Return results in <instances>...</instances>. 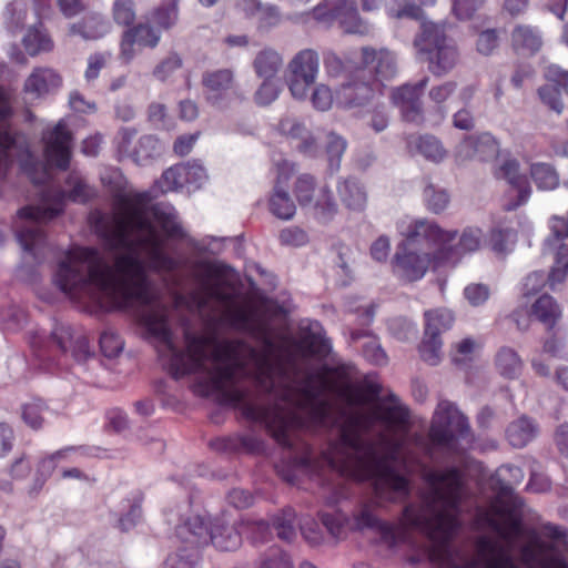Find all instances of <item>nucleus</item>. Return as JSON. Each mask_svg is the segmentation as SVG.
<instances>
[{
    "instance_id": "48",
    "label": "nucleus",
    "mask_w": 568,
    "mask_h": 568,
    "mask_svg": "<svg viewBox=\"0 0 568 568\" xmlns=\"http://www.w3.org/2000/svg\"><path fill=\"white\" fill-rule=\"evenodd\" d=\"M111 17L118 26L130 27L136 18L134 1L114 0L111 7Z\"/></svg>"
},
{
    "instance_id": "47",
    "label": "nucleus",
    "mask_w": 568,
    "mask_h": 568,
    "mask_svg": "<svg viewBox=\"0 0 568 568\" xmlns=\"http://www.w3.org/2000/svg\"><path fill=\"white\" fill-rule=\"evenodd\" d=\"M21 166L31 182L36 185L45 184L51 178L48 165L39 162L29 152L26 153Z\"/></svg>"
},
{
    "instance_id": "3",
    "label": "nucleus",
    "mask_w": 568,
    "mask_h": 568,
    "mask_svg": "<svg viewBox=\"0 0 568 568\" xmlns=\"http://www.w3.org/2000/svg\"><path fill=\"white\" fill-rule=\"evenodd\" d=\"M357 524L361 527L376 530L382 541L389 548L405 542L408 530H419L434 541L428 551L429 560L433 564L449 567L453 562L448 551V540L459 527L458 518L453 513L438 510L434 516H427L423 507L410 503L403 508L398 524L383 520L367 508L357 516Z\"/></svg>"
},
{
    "instance_id": "35",
    "label": "nucleus",
    "mask_w": 568,
    "mask_h": 568,
    "mask_svg": "<svg viewBox=\"0 0 568 568\" xmlns=\"http://www.w3.org/2000/svg\"><path fill=\"white\" fill-rule=\"evenodd\" d=\"M347 149V141L338 134L328 133L322 151V160L327 163L331 173L337 172L341 168L342 158Z\"/></svg>"
},
{
    "instance_id": "43",
    "label": "nucleus",
    "mask_w": 568,
    "mask_h": 568,
    "mask_svg": "<svg viewBox=\"0 0 568 568\" xmlns=\"http://www.w3.org/2000/svg\"><path fill=\"white\" fill-rule=\"evenodd\" d=\"M478 551L480 555L496 554V556L487 561L486 568H518L513 558L503 550H497L496 545L488 538L483 537L479 539Z\"/></svg>"
},
{
    "instance_id": "17",
    "label": "nucleus",
    "mask_w": 568,
    "mask_h": 568,
    "mask_svg": "<svg viewBox=\"0 0 568 568\" xmlns=\"http://www.w3.org/2000/svg\"><path fill=\"white\" fill-rule=\"evenodd\" d=\"M322 22H337L347 33L365 34L368 31L353 0H324Z\"/></svg>"
},
{
    "instance_id": "12",
    "label": "nucleus",
    "mask_w": 568,
    "mask_h": 568,
    "mask_svg": "<svg viewBox=\"0 0 568 568\" xmlns=\"http://www.w3.org/2000/svg\"><path fill=\"white\" fill-rule=\"evenodd\" d=\"M469 433L468 419L457 407L448 402L438 403L428 430V438L434 446L453 449L459 438Z\"/></svg>"
},
{
    "instance_id": "41",
    "label": "nucleus",
    "mask_w": 568,
    "mask_h": 568,
    "mask_svg": "<svg viewBox=\"0 0 568 568\" xmlns=\"http://www.w3.org/2000/svg\"><path fill=\"white\" fill-rule=\"evenodd\" d=\"M423 6L414 0H394L386 8L387 14L394 19L409 18L422 21L425 18Z\"/></svg>"
},
{
    "instance_id": "59",
    "label": "nucleus",
    "mask_w": 568,
    "mask_h": 568,
    "mask_svg": "<svg viewBox=\"0 0 568 568\" xmlns=\"http://www.w3.org/2000/svg\"><path fill=\"white\" fill-rule=\"evenodd\" d=\"M316 181L314 176L303 174L296 182V196L301 205H307L313 199Z\"/></svg>"
},
{
    "instance_id": "45",
    "label": "nucleus",
    "mask_w": 568,
    "mask_h": 568,
    "mask_svg": "<svg viewBox=\"0 0 568 568\" xmlns=\"http://www.w3.org/2000/svg\"><path fill=\"white\" fill-rule=\"evenodd\" d=\"M496 514L505 516V521L503 525L498 524L496 520H489V525L493 529H495L501 537L510 538L516 537L521 534V519L515 515L510 510H506L503 508L496 509Z\"/></svg>"
},
{
    "instance_id": "22",
    "label": "nucleus",
    "mask_w": 568,
    "mask_h": 568,
    "mask_svg": "<svg viewBox=\"0 0 568 568\" xmlns=\"http://www.w3.org/2000/svg\"><path fill=\"white\" fill-rule=\"evenodd\" d=\"M499 153V143L490 133L466 136L457 146V159L487 161Z\"/></svg>"
},
{
    "instance_id": "1",
    "label": "nucleus",
    "mask_w": 568,
    "mask_h": 568,
    "mask_svg": "<svg viewBox=\"0 0 568 568\" xmlns=\"http://www.w3.org/2000/svg\"><path fill=\"white\" fill-rule=\"evenodd\" d=\"M149 192L120 195L122 210L97 222L95 231L111 252L75 247L59 262V288L73 298L89 296L118 308H133L155 343L160 359L179 378L196 374V392L216 395L237 407L248 420L263 424L283 447L291 448L294 430L320 417V386L308 376H292L300 359L320 349L316 335L296 339L285 334L278 343L265 333V349L257 352L240 341L184 335L185 351L169 324V310L148 270L169 273L179 263L164 251V240L185 233L168 203L150 205Z\"/></svg>"
},
{
    "instance_id": "61",
    "label": "nucleus",
    "mask_w": 568,
    "mask_h": 568,
    "mask_svg": "<svg viewBox=\"0 0 568 568\" xmlns=\"http://www.w3.org/2000/svg\"><path fill=\"white\" fill-rule=\"evenodd\" d=\"M111 54L108 52H97L88 58V67L84 72V78L88 82L94 81L100 71L106 65Z\"/></svg>"
},
{
    "instance_id": "33",
    "label": "nucleus",
    "mask_w": 568,
    "mask_h": 568,
    "mask_svg": "<svg viewBox=\"0 0 568 568\" xmlns=\"http://www.w3.org/2000/svg\"><path fill=\"white\" fill-rule=\"evenodd\" d=\"M536 434L537 425L527 416H521L511 422L506 429V436L509 444L516 448L525 447L536 436Z\"/></svg>"
},
{
    "instance_id": "64",
    "label": "nucleus",
    "mask_w": 568,
    "mask_h": 568,
    "mask_svg": "<svg viewBox=\"0 0 568 568\" xmlns=\"http://www.w3.org/2000/svg\"><path fill=\"white\" fill-rule=\"evenodd\" d=\"M1 320L8 329H18L27 322V313L19 306L12 305L1 313Z\"/></svg>"
},
{
    "instance_id": "40",
    "label": "nucleus",
    "mask_w": 568,
    "mask_h": 568,
    "mask_svg": "<svg viewBox=\"0 0 568 568\" xmlns=\"http://www.w3.org/2000/svg\"><path fill=\"white\" fill-rule=\"evenodd\" d=\"M517 241V231L510 227H494L490 230L487 245L498 255H504L509 251V246Z\"/></svg>"
},
{
    "instance_id": "26",
    "label": "nucleus",
    "mask_w": 568,
    "mask_h": 568,
    "mask_svg": "<svg viewBox=\"0 0 568 568\" xmlns=\"http://www.w3.org/2000/svg\"><path fill=\"white\" fill-rule=\"evenodd\" d=\"M495 178L506 180L518 191V202L515 205L508 206L507 210H513L528 200L530 195L528 179L526 175L519 173V162L516 159L505 160L495 171Z\"/></svg>"
},
{
    "instance_id": "24",
    "label": "nucleus",
    "mask_w": 568,
    "mask_h": 568,
    "mask_svg": "<svg viewBox=\"0 0 568 568\" xmlns=\"http://www.w3.org/2000/svg\"><path fill=\"white\" fill-rule=\"evenodd\" d=\"M386 400L393 405L377 403L372 408L374 420L385 424L390 429L406 430L409 426V409L407 406L399 404V399L395 394H389Z\"/></svg>"
},
{
    "instance_id": "25",
    "label": "nucleus",
    "mask_w": 568,
    "mask_h": 568,
    "mask_svg": "<svg viewBox=\"0 0 568 568\" xmlns=\"http://www.w3.org/2000/svg\"><path fill=\"white\" fill-rule=\"evenodd\" d=\"M278 126L280 131L295 143V148L301 153L308 156L316 155V136H314L303 123L292 119H285L280 122Z\"/></svg>"
},
{
    "instance_id": "15",
    "label": "nucleus",
    "mask_w": 568,
    "mask_h": 568,
    "mask_svg": "<svg viewBox=\"0 0 568 568\" xmlns=\"http://www.w3.org/2000/svg\"><path fill=\"white\" fill-rule=\"evenodd\" d=\"M449 243L437 244L435 261L437 265L455 266L464 255L471 254L481 248L485 243L484 232L477 226H467L462 231L456 245Z\"/></svg>"
},
{
    "instance_id": "58",
    "label": "nucleus",
    "mask_w": 568,
    "mask_h": 568,
    "mask_svg": "<svg viewBox=\"0 0 568 568\" xmlns=\"http://www.w3.org/2000/svg\"><path fill=\"white\" fill-rule=\"evenodd\" d=\"M235 528L241 532V536L243 534L250 535L254 542L265 541L270 530L268 525L263 520L242 521L240 526H235Z\"/></svg>"
},
{
    "instance_id": "36",
    "label": "nucleus",
    "mask_w": 568,
    "mask_h": 568,
    "mask_svg": "<svg viewBox=\"0 0 568 568\" xmlns=\"http://www.w3.org/2000/svg\"><path fill=\"white\" fill-rule=\"evenodd\" d=\"M162 152V144L154 135H143L133 145L130 159L138 165H146Z\"/></svg>"
},
{
    "instance_id": "11",
    "label": "nucleus",
    "mask_w": 568,
    "mask_h": 568,
    "mask_svg": "<svg viewBox=\"0 0 568 568\" xmlns=\"http://www.w3.org/2000/svg\"><path fill=\"white\" fill-rule=\"evenodd\" d=\"M288 89L296 100L311 99L314 108H317L318 85V54L316 50L304 49L297 52L288 62Z\"/></svg>"
},
{
    "instance_id": "54",
    "label": "nucleus",
    "mask_w": 568,
    "mask_h": 568,
    "mask_svg": "<svg viewBox=\"0 0 568 568\" xmlns=\"http://www.w3.org/2000/svg\"><path fill=\"white\" fill-rule=\"evenodd\" d=\"M261 28H273L282 22V11L278 6L273 3H262L257 16L255 17Z\"/></svg>"
},
{
    "instance_id": "42",
    "label": "nucleus",
    "mask_w": 568,
    "mask_h": 568,
    "mask_svg": "<svg viewBox=\"0 0 568 568\" xmlns=\"http://www.w3.org/2000/svg\"><path fill=\"white\" fill-rule=\"evenodd\" d=\"M530 175L540 190H554L559 184L558 173L555 168L548 163L531 164Z\"/></svg>"
},
{
    "instance_id": "38",
    "label": "nucleus",
    "mask_w": 568,
    "mask_h": 568,
    "mask_svg": "<svg viewBox=\"0 0 568 568\" xmlns=\"http://www.w3.org/2000/svg\"><path fill=\"white\" fill-rule=\"evenodd\" d=\"M282 57L273 49H264L260 51L253 61L255 73L257 77L265 80L274 79L282 68Z\"/></svg>"
},
{
    "instance_id": "16",
    "label": "nucleus",
    "mask_w": 568,
    "mask_h": 568,
    "mask_svg": "<svg viewBox=\"0 0 568 568\" xmlns=\"http://www.w3.org/2000/svg\"><path fill=\"white\" fill-rule=\"evenodd\" d=\"M427 83L428 78L424 77L415 84L405 83L392 91V102L399 109L406 122L416 124L424 122L422 97Z\"/></svg>"
},
{
    "instance_id": "52",
    "label": "nucleus",
    "mask_w": 568,
    "mask_h": 568,
    "mask_svg": "<svg viewBox=\"0 0 568 568\" xmlns=\"http://www.w3.org/2000/svg\"><path fill=\"white\" fill-rule=\"evenodd\" d=\"M4 22L7 29L12 33H18L26 21L27 10L20 2L9 3L4 9Z\"/></svg>"
},
{
    "instance_id": "62",
    "label": "nucleus",
    "mask_w": 568,
    "mask_h": 568,
    "mask_svg": "<svg viewBox=\"0 0 568 568\" xmlns=\"http://www.w3.org/2000/svg\"><path fill=\"white\" fill-rule=\"evenodd\" d=\"M483 0H453L452 11L458 20H470Z\"/></svg>"
},
{
    "instance_id": "51",
    "label": "nucleus",
    "mask_w": 568,
    "mask_h": 568,
    "mask_svg": "<svg viewBox=\"0 0 568 568\" xmlns=\"http://www.w3.org/2000/svg\"><path fill=\"white\" fill-rule=\"evenodd\" d=\"M47 412L48 407L40 399H36L23 405L22 419L29 427L39 429L43 425L44 414Z\"/></svg>"
},
{
    "instance_id": "19",
    "label": "nucleus",
    "mask_w": 568,
    "mask_h": 568,
    "mask_svg": "<svg viewBox=\"0 0 568 568\" xmlns=\"http://www.w3.org/2000/svg\"><path fill=\"white\" fill-rule=\"evenodd\" d=\"M202 83L209 103L219 109L229 106L235 88L234 72L231 69L206 71Z\"/></svg>"
},
{
    "instance_id": "18",
    "label": "nucleus",
    "mask_w": 568,
    "mask_h": 568,
    "mask_svg": "<svg viewBox=\"0 0 568 568\" xmlns=\"http://www.w3.org/2000/svg\"><path fill=\"white\" fill-rule=\"evenodd\" d=\"M44 155L49 166L65 170L70 162L72 135L63 121L43 134Z\"/></svg>"
},
{
    "instance_id": "6",
    "label": "nucleus",
    "mask_w": 568,
    "mask_h": 568,
    "mask_svg": "<svg viewBox=\"0 0 568 568\" xmlns=\"http://www.w3.org/2000/svg\"><path fill=\"white\" fill-rule=\"evenodd\" d=\"M398 231L404 240L397 245L392 258L394 275L405 283H414L422 280L429 267L437 270L444 265H437L435 251L433 253L417 252L412 246L426 244L437 246L453 242L457 231H446L437 223L426 219L413 220L409 223L398 224Z\"/></svg>"
},
{
    "instance_id": "57",
    "label": "nucleus",
    "mask_w": 568,
    "mask_h": 568,
    "mask_svg": "<svg viewBox=\"0 0 568 568\" xmlns=\"http://www.w3.org/2000/svg\"><path fill=\"white\" fill-rule=\"evenodd\" d=\"M280 88L273 79H267L258 87L254 93V101L258 105H268L278 97Z\"/></svg>"
},
{
    "instance_id": "21",
    "label": "nucleus",
    "mask_w": 568,
    "mask_h": 568,
    "mask_svg": "<svg viewBox=\"0 0 568 568\" xmlns=\"http://www.w3.org/2000/svg\"><path fill=\"white\" fill-rule=\"evenodd\" d=\"M62 77L55 69L36 67L27 77L23 90L34 99H41L55 93L62 87Z\"/></svg>"
},
{
    "instance_id": "7",
    "label": "nucleus",
    "mask_w": 568,
    "mask_h": 568,
    "mask_svg": "<svg viewBox=\"0 0 568 568\" xmlns=\"http://www.w3.org/2000/svg\"><path fill=\"white\" fill-rule=\"evenodd\" d=\"M354 369L353 364L344 362L333 351L331 338L322 331V394L329 389L351 406L375 402L382 393V386L373 382L363 386L352 384ZM327 402L322 396V422L327 414Z\"/></svg>"
},
{
    "instance_id": "56",
    "label": "nucleus",
    "mask_w": 568,
    "mask_h": 568,
    "mask_svg": "<svg viewBox=\"0 0 568 568\" xmlns=\"http://www.w3.org/2000/svg\"><path fill=\"white\" fill-rule=\"evenodd\" d=\"M129 30L139 45L154 48L159 43L160 34L150 24L140 23Z\"/></svg>"
},
{
    "instance_id": "37",
    "label": "nucleus",
    "mask_w": 568,
    "mask_h": 568,
    "mask_svg": "<svg viewBox=\"0 0 568 568\" xmlns=\"http://www.w3.org/2000/svg\"><path fill=\"white\" fill-rule=\"evenodd\" d=\"M23 47L31 57L53 50V41L42 27L29 28L22 39Z\"/></svg>"
},
{
    "instance_id": "55",
    "label": "nucleus",
    "mask_w": 568,
    "mask_h": 568,
    "mask_svg": "<svg viewBox=\"0 0 568 568\" xmlns=\"http://www.w3.org/2000/svg\"><path fill=\"white\" fill-rule=\"evenodd\" d=\"M424 197L427 209L436 214L443 212L449 203V196L447 192L437 191L432 184L425 187Z\"/></svg>"
},
{
    "instance_id": "46",
    "label": "nucleus",
    "mask_w": 568,
    "mask_h": 568,
    "mask_svg": "<svg viewBox=\"0 0 568 568\" xmlns=\"http://www.w3.org/2000/svg\"><path fill=\"white\" fill-rule=\"evenodd\" d=\"M270 210L278 219L290 220L295 213V204L286 191L275 187L270 200Z\"/></svg>"
},
{
    "instance_id": "13",
    "label": "nucleus",
    "mask_w": 568,
    "mask_h": 568,
    "mask_svg": "<svg viewBox=\"0 0 568 568\" xmlns=\"http://www.w3.org/2000/svg\"><path fill=\"white\" fill-rule=\"evenodd\" d=\"M426 481L433 486L432 493L425 497V505L419 507L424 508V511L435 510V505L442 503L444 508L440 510L457 509L459 504V493L463 488V474L457 467H449L443 471L433 470L429 471L426 477Z\"/></svg>"
},
{
    "instance_id": "14",
    "label": "nucleus",
    "mask_w": 568,
    "mask_h": 568,
    "mask_svg": "<svg viewBox=\"0 0 568 568\" xmlns=\"http://www.w3.org/2000/svg\"><path fill=\"white\" fill-rule=\"evenodd\" d=\"M425 329L419 345V354L424 362L436 365L440 361L443 341L440 335L453 327L454 313L445 307L429 310L424 313Z\"/></svg>"
},
{
    "instance_id": "60",
    "label": "nucleus",
    "mask_w": 568,
    "mask_h": 568,
    "mask_svg": "<svg viewBox=\"0 0 568 568\" xmlns=\"http://www.w3.org/2000/svg\"><path fill=\"white\" fill-rule=\"evenodd\" d=\"M181 65V58L176 53H171L154 68L153 75L160 81H165Z\"/></svg>"
},
{
    "instance_id": "30",
    "label": "nucleus",
    "mask_w": 568,
    "mask_h": 568,
    "mask_svg": "<svg viewBox=\"0 0 568 568\" xmlns=\"http://www.w3.org/2000/svg\"><path fill=\"white\" fill-rule=\"evenodd\" d=\"M558 70L561 72L568 73V70H564L558 65H550L547 68L546 71V79L548 81L547 84L542 85L538 90V94L541 99V101L549 106V109L554 110L558 114L562 112L564 110V102L561 99V91L566 92L568 94V89H566L562 84L551 79V71Z\"/></svg>"
},
{
    "instance_id": "49",
    "label": "nucleus",
    "mask_w": 568,
    "mask_h": 568,
    "mask_svg": "<svg viewBox=\"0 0 568 568\" xmlns=\"http://www.w3.org/2000/svg\"><path fill=\"white\" fill-rule=\"evenodd\" d=\"M294 518L292 509H285L273 518V528L281 540L291 542L296 537Z\"/></svg>"
},
{
    "instance_id": "2",
    "label": "nucleus",
    "mask_w": 568,
    "mask_h": 568,
    "mask_svg": "<svg viewBox=\"0 0 568 568\" xmlns=\"http://www.w3.org/2000/svg\"><path fill=\"white\" fill-rule=\"evenodd\" d=\"M324 64L328 77L344 81L335 93L322 84V111L334 103L343 108L364 105L374 97L378 82L394 78L397 72L395 57L385 48L363 47L345 59L327 52Z\"/></svg>"
},
{
    "instance_id": "29",
    "label": "nucleus",
    "mask_w": 568,
    "mask_h": 568,
    "mask_svg": "<svg viewBox=\"0 0 568 568\" xmlns=\"http://www.w3.org/2000/svg\"><path fill=\"white\" fill-rule=\"evenodd\" d=\"M337 192L342 203L353 211H363L367 204V193L363 184L353 176L341 180Z\"/></svg>"
},
{
    "instance_id": "63",
    "label": "nucleus",
    "mask_w": 568,
    "mask_h": 568,
    "mask_svg": "<svg viewBox=\"0 0 568 568\" xmlns=\"http://www.w3.org/2000/svg\"><path fill=\"white\" fill-rule=\"evenodd\" d=\"M100 346L104 356L112 358L121 353L123 342L116 333L104 332L100 337Z\"/></svg>"
},
{
    "instance_id": "32",
    "label": "nucleus",
    "mask_w": 568,
    "mask_h": 568,
    "mask_svg": "<svg viewBox=\"0 0 568 568\" xmlns=\"http://www.w3.org/2000/svg\"><path fill=\"white\" fill-rule=\"evenodd\" d=\"M530 316L552 329L561 316V310L555 298L548 294L539 296L530 308Z\"/></svg>"
},
{
    "instance_id": "9",
    "label": "nucleus",
    "mask_w": 568,
    "mask_h": 568,
    "mask_svg": "<svg viewBox=\"0 0 568 568\" xmlns=\"http://www.w3.org/2000/svg\"><path fill=\"white\" fill-rule=\"evenodd\" d=\"M214 519L202 516L192 515L176 527V537L191 548L200 549L201 547L213 544L221 550H235L241 546V532L234 525H229L222 518H215V528H223L227 532L226 538L213 531Z\"/></svg>"
},
{
    "instance_id": "44",
    "label": "nucleus",
    "mask_w": 568,
    "mask_h": 568,
    "mask_svg": "<svg viewBox=\"0 0 568 568\" xmlns=\"http://www.w3.org/2000/svg\"><path fill=\"white\" fill-rule=\"evenodd\" d=\"M417 151L427 160L440 162L446 156V150L434 135L425 134L414 141Z\"/></svg>"
},
{
    "instance_id": "10",
    "label": "nucleus",
    "mask_w": 568,
    "mask_h": 568,
    "mask_svg": "<svg viewBox=\"0 0 568 568\" xmlns=\"http://www.w3.org/2000/svg\"><path fill=\"white\" fill-rule=\"evenodd\" d=\"M414 44L420 53L427 54L429 70L437 77L449 72L458 61L457 48L446 37L444 24L423 21Z\"/></svg>"
},
{
    "instance_id": "39",
    "label": "nucleus",
    "mask_w": 568,
    "mask_h": 568,
    "mask_svg": "<svg viewBox=\"0 0 568 568\" xmlns=\"http://www.w3.org/2000/svg\"><path fill=\"white\" fill-rule=\"evenodd\" d=\"M165 568H200V550L180 546L165 560Z\"/></svg>"
},
{
    "instance_id": "27",
    "label": "nucleus",
    "mask_w": 568,
    "mask_h": 568,
    "mask_svg": "<svg viewBox=\"0 0 568 568\" xmlns=\"http://www.w3.org/2000/svg\"><path fill=\"white\" fill-rule=\"evenodd\" d=\"M111 30L110 22L100 13H89L80 21L71 23L70 36H80L84 40H98Z\"/></svg>"
},
{
    "instance_id": "53",
    "label": "nucleus",
    "mask_w": 568,
    "mask_h": 568,
    "mask_svg": "<svg viewBox=\"0 0 568 568\" xmlns=\"http://www.w3.org/2000/svg\"><path fill=\"white\" fill-rule=\"evenodd\" d=\"M183 170L184 166H182V164H178L163 172L162 178L159 181V185L163 193L185 187Z\"/></svg>"
},
{
    "instance_id": "4",
    "label": "nucleus",
    "mask_w": 568,
    "mask_h": 568,
    "mask_svg": "<svg viewBox=\"0 0 568 568\" xmlns=\"http://www.w3.org/2000/svg\"><path fill=\"white\" fill-rule=\"evenodd\" d=\"M339 440L353 450L343 454L339 460L338 467L343 475L357 481L371 480L374 495L381 500L395 504L408 499L412 491L409 479L399 474L387 457H378L357 429L344 425Z\"/></svg>"
},
{
    "instance_id": "50",
    "label": "nucleus",
    "mask_w": 568,
    "mask_h": 568,
    "mask_svg": "<svg viewBox=\"0 0 568 568\" xmlns=\"http://www.w3.org/2000/svg\"><path fill=\"white\" fill-rule=\"evenodd\" d=\"M182 166H184L183 178L185 180V187L189 191H195L206 183L209 176L205 168L201 163L193 161L182 163Z\"/></svg>"
},
{
    "instance_id": "28",
    "label": "nucleus",
    "mask_w": 568,
    "mask_h": 568,
    "mask_svg": "<svg viewBox=\"0 0 568 568\" xmlns=\"http://www.w3.org/2000/svg\"><path fill=\"white\" fill-rule=\"evenodd\" d=\"M510 41L517 53L535 54L542 45L539 30L527 24H517L511 31Z\"/></svg>"
},
{
    "instance_id": "34",
    "label": "nucleus",
    "mask_w": 568,
    "mask_h": 568,
    "mask_svg": "<svg viewBox=\"0 0 568 568\" xmlns=\"http://www.w3.org/2000/svg\"><path fill=\"white\" fill-rule=\"evenodd\" d=\"M495 367L504 378L515 379L521 375L524 363L514 348L504 346L495 356Z\"/></svg>"
},
{
    "instance_id": "8",
    "label": "nucleus",
    "mask_w": 568,
    "mask_h": 568,
    "mask_svg": "<svg viewBox=\"0 0 568 568\" xmlns=\"http://www.w3.org/2000/svg\"><path fill=\"white\" fill-rule=\"evenodd\" d=\"M192 298L201 314L211 321L252 332L258 326L255 310L236 301L217 282L202 280Z\"/></svg>"
},
{
    "instance_id": "31",
    "label": "nucleus",
    "mask_w": 568,
    "mask_h": 568,
    "mask_svg": "<svg viewBox=\"0 0 568 568\" xmlns=\"http://www.w3.org/2000/svg\"><path fill=\"white\" fill-rule=\"evenodd\" d=\"M8 108L0 103V178L6 175L17 149L16 139L11 135L6 118Z\"/></svg>"
},
{
    "instance_id": "23",
    "label": "nucleus",
    "mask_w": 568,
    "mask_h": 568,
    "mask_svg": "<svg viewBox=\"0 0 568 568\" xmlns=\"http://www.w3.org/2000/svg\"><path fill=\"white\" fill-rule=\"evenodd\" d=\"M51 342L62 352H71L77 362H82L89 356L88 338L75 333L70 325L57 324L51 332Z\"/></svg>"
},
{
    "instance_id": "5",
    "label": "nucleus",
    "mask_w": 568,
    "mask_h": 568,
    "mask_svg": "<svg viewBox=\"0 0 568 568\" xmlns=\"http://www.w3.org/2000/svg\"><path fill=\"white\" fill-rule=\"evenodd\" d=\"M40 195L41 204L21 209L13 224L21 248L36 262L43 258L45 236L42 224L61 213L65 199L82 203L93 195V191L78 173H72L67 180L65 189L48 185L40 191Z\"/></svg>"
},
{
    "instance_id": "20",
    "label": "nucleus",
    "mask_w": 568,
    "mask_h": 568,
    "mask_svg": "<svg viewBox=\"0 0 568 568\" xmlns=\"http://www.w3.org/2000/svg\"><path fill=\"white\" fill-rule=\"evenodd\" d=\"M554 551L552 544L535 536L523 546L520 554L523 561L530 568H568L567 561L562 557L552 555Z\"/></svg>"
}]
</instances>
